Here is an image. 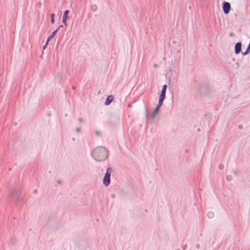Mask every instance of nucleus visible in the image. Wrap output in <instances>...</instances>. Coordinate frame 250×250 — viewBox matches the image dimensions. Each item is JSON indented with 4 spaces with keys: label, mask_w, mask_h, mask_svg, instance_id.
<instances>
[{
    "label": "nucleus",
    "mask_w": 250,
    "mask_h": 250,
    "mask_svg": "<svg viewBox=\"0 0 250 250\" xmlns=\"http://www.w3.org/2000/svg\"><path fill=\"white\" fill-rule=\"evenodd\" d=\"M92 158L96 161L102 162L106 159L108 156V151L104 147H96L91 152Z\"/></svg>",
    "instance_id": "f257e3e1"
},
{
    "label": "nucleus",
    "mask_w": 250,
    "mask_h": 250,
    "mask_svg": "<svg viewBox=\"0 0 250 250\" xmlns=\"http://www.w3.org/2000/svg\"><path fill=\"white\" fill-rule=\"evenodd\" d=\"M112 172V169L111 167H108L106 169L105 173L103 178V184L105 187L108 186L110 183V176Z\"/></svg>",
    "instance_id": "f03ea898"
},
{
    "label": "nucleus",
    "mask_w": 250,
    "mask_h": 250,
    "mask_svg": "<svg viewBox=\"0 0 250 250\" xmlns=\"http://www.w3.org/2000/svg\"><path fill=\"white\" fill-rule=\"evenodd\" d=\"M167 88V85L166 84H164L163 86L162 89L161 91V93L159 96V102H158L159 103H160L161 104L163 103V101L166 97Z\"/></svg>",
    "instance_id": "7ed1b4c3"
},
{
    "label": "nucleus",
    "mask_w": 250,
    "mask_h": 250,
    "mask_svg": "<svg viewBox=\"0 0 250 250\" xmlns=\"http://www.w3.org/2000/svg\"><path fill=\"white\" fill-rule=\"evenodd\" d=\"M222 8L224 13L225 14H228L231 9L230 4L229 2H224L222 3Z\"/></svg>",
    "instance_id": "20e7f679"
},
{
    "label": "nucleus",
    "mask_w": 250,
    "mask_h": 250,
    "mask_svg": "<svg viewBox=\"0 0 250 250\" xmlns=\"http://www.w3.org/2000/svg\"><path fill=\"white\" fill-rule=\"evenodd\" d=\"M163 104H161L160 103L158 102V104L157 105L156 107L155 108V109L152 111V112L150 114V118L152 119H154L156 115L157 114L160 108L162 105Z\"/></svg>",
    "instance_id": "39448f33"
},
{
    "label": "nucleus",
    "mask_w": 250,
    "mask_h": 250,
    "mask_svg": "<svg viewBox=\"0 0 250 250\" xmlns=\"http://www.w3.org/2000/svg\"><path fill=\"white\" fill-rule=\"evenodd\" d=\"M242 49V43L241 42H237L234 46V52L236 54H238L240 53Z\"/></svg>",
    "instance_id": "423d86ee"
},
{
    "label": "nucleus",
    "mask_w": 250,
    "mask_h": 250,
    "mask_svg": "<svg viewBox=\"0 0 250 250\" xmlns=\"http://www.w3.org/2000/svg\"><path fill=\"white\" fill-rule=\"evenodd\" d=\"M69 12V11L68 10H66L63 13L62 21L65 26L67 25L66 21L68 18V15Z\"/></svg>",
    "instance_id": "0eeeda50"
},
{
    "label": "nucleus",
    "mask_w": 250,
    "mask_h": 250,
    "mask_svg": "<svg viewBox=\"0 0 250 250\" xmlns=\"http://www.w3.org/2000/svg\"><path fill=\"white\" fill-rule=\"evenodd\" d=\"M114 97L110 95L107 96L106 98L105 101L104 102V104L105 105H109L113 100Z\"/></svg>",
    "instance_id": "6e6552de"
},
{
    "label": "nucleus",
    "mask_w": 250,
    "mask_h": 250,
    "mask_svg": "<svg viewBox=\"0 0 250 250\" xmlns=\"http://www.w3.org/2000/svg\"><path fill=\"white\" fill-rule=\"evenodd\" d=\"M20 196V192L18 191H15L13 192L12 197L16 200L19 199Z\"/></svg>",
    "instance_id": "1a4fd4ad"
},
{
    "label": "nucleus",
    "mask_w": 250,
    "mask_h": 250,
    "mask_svg": "<svg viewBox=\"0 0 250 250\" xmlns=\"http://www.w3.org/2000/svg\"><path fill=\"white\" fill-rule=\"evenodd\" d=\"M59 28H57L55 31H54L51 35L48 37V38L47 39V42H48L56 34L57 31H58Z\"/></svg>",
    "instance_id": "9d476101"
},
{
    "label": "nucleus",
    "mask_w": 250,
    "mask_h": 250,
    "mask_svg": "<svg viewBox=\"0 0 250 250\" xmlns=\"http://www.w3.org/2000/svg\"><path fill=\"white\" fill-rule=\"evenodd\" d=\"M91 10L93 11H96L97 10V6L96 5H92L91 6Z\"/></svg>",
    "instance_id": "9b49d317"
},
{
    "label": "nucleus",
    "mask_w": 250,
    "mask_h": 250,
    "mask_svg": "<svg viewBox=\"0 0 250 250\" xmlns=\"http://www.w3.org/2000/svg\"><path fill=\"white\" fill-rule=\"evenodd\" d=\"M208 216L210 218H211L213 217V213L212 212H209L208 213Z\"/></svg>",
    "instance_id": "f8f14e48"
},
{
    "label": "nucleus",
    "mask_w": 250,
    "mask_h": 250,
    "mask_svg": "<svg viewBox=\"0 0 250 250\" xmlns=\"http://www.w3.org/2000/svg\"><path fill=\"white\" fill-rule=\"evenodd\" d=\"M227 179L228 181H230L232 179V176L231 175H228L227 177Z\"/></svg>",
    "instance_id": "ddd939ff"
},
{
    "label": "nucleus",
    "mask_w": 250,
    "mask_h": 250,
    "mask_svg": "<svg viewBox=\"0 0 250 250\" xmlns=\"http://www.w3.org/2000/svg\"><path fill=\"white\" fill-rule=\"evenodd\" d=\"M76 131L77 132H81V129L79 127H77L76 128Z\"/></svg>",
    "instance_id": "4468645a"
},
{
    "label": "nucleus",
    "mask_w": 250,
    "mask_h": 250,
    "mask_svg": "<svg viewBox=\"0 0 250 250\" xmlns=\"http://www.w3.org/2000/svg\"><path fill=\"white\" fill-rule=\"evenodd\" d=\"M224 167V165H222V164H220L219 166V168L220 169H223Z\"/></svg>",
    "instance_id": "2eb2a0df"
},
{
    "label": "nucleus",
    "mask_w": 250,
    "mask_h": 250,
    "mask_svg": "<svg viewBox=\"0 0 250 250\" xmlns=\"http://www.w3.org/2000/svg\"><path fill=\"white\" fill-rule=\"evenodd\" d=\"M48 43V42H47V41H46V42L45 44H44V45L43 46V48H43V49H45L46 48V46H47V45Z\"/></svg>",
    "instance_id": "dca6fc26"
},
{
    "label": "nucleus",
    "mask_w": 250,
    "mask_h": 250,
    "mask_svg": "<svg viewBox=\"0 0 250 250\" xmlns=\"http://www.w3.org/2000/svg\"><path fill=\"white\" fill-rule=\"evenodd\" d=\"M78 121L80 122V123H82L83 121V119L81 118H79L78 119Z\"/></svg>",
    "instance_id": "f3484780"
},
{
    "label": "nucleus",
    "mask_w": 250,
    "mask_h": 250,
    "mask_svg": "<svg viewBox=\"0 0 250 250\" xmlns=\"http://www.w3.org/2000/svg\"><path fill=\"white\" fill-rule=\"evenodd\" d=\"M55 21L54 18H51V23H54Z\"/></svg>",
    "instance_id": "a211bd4d"
},
{
    "label": "nucleus",
    "mask_w": 250,
    "mask_h": 250,
    "mask_svg": "<svg viewBox=\"0 0 250 250\" xmlns=\"http://www.w3.org/2000/svg\"><path fill=\"white\" fill-rule=\"evenodd\" d=\"M55 16V15L54 13L51 14L50 15L51 18H54Z\"/></svg>",
    "instance_id": "6ab92c4d"
},
{
    "label": "nucleus",
    "mask_w": 250,
    "mask_h": 250,
    "mask_svg": "<svg viewBox=\"0 0 250 250\" xmlns=\"http://www.w3.org/2000/svg\"><path fill=\"white\" fill-rule=\"evenodd\" d=\"M41 2H38L37 4V5L39 7H41Z\"/></svg>",
    "instance_id": "aec40b11"
},
{
    "label": "nucleus",
    "mask_w": 250,
    "mask_h": 250,
    "mask_svg": "<svg viewBox=\"0 0 250 250\" xmlns=\"http://www.w3.org/2000/svg\"><path fill=\"white\" fill-rule=\"evenodd\" d=\"M96 135H99L100 134V132L99 131H96L95 132Z\"/></svg>",
    "instance_id": "412c9836"
},
{
    "label": "nucleus",
    "mask_w": 250,
    "mask_h": 250,
    "mask_svg": "<svg viewBox=\"0 0 250 250\" xmlns=\"http://www.w3.org/2000/svg\"><path fill=\"white\" fill-rule=\"evenodd\" d=\"M234 36V34L232 32L229 33V36L230 37H233Z\"/></svg>",
    "instance_id": "4be33fe9"
},
{
    "label": "nucleus",
    "mask_w": 250,
    "mask_h": 250,
    "mask_svg": "<svg viewBox=\"0 0 250 250\" xmlns=\"http://www.w3.org/2000/svg\"><path fill=\"white\" fill-rule=\"evenodd\" d=\"M233 173L235 174V175H237L238 174V171L237 170H234L233 171Z\"/></svg>",
    "instance_id": "5701e85b"
},
{
    "label": "nucleus",
    "mask_w": 250,
    "mask_h": 250,
    "mask_svg": "<svg viewBox=\"0 0 250 250\" xmlns=\"http://www.w3.org/2000/svg\"><path fill=\"white\" fill-rule=\"evenodd\" d=\"M196 247L197 249H199V247H200V245H199V244H197V245H196Z\"/></svg>",
    "instance_id": "b1692460"
},
{
    "label": "nucleus",
    "mask_w": 250,
    "mask_h": 250,
    "mask_svg": "<svg viewBox=\"0 0 250 250\" xmlns=\"http://www.w3.org/2000/svg\"><path fill=\"white\" fill-rule=\"evenodd\" d=\"M62 27H63V25H60V26L58 28H59V29L60 28H62Z\"/></svg>",
    "instance_id": "393cba45"
},
{
    "label": "nucleus",
    "mask_w": 250,
    "mask_h": 250,
    "mask_svg": "<svg viewBox=\"0 0 250 250\" xmlns=\"http://www.w3.org/2000/svg\"><path fill=\"white\" fill-rule=\"evenodd\" d=\"M37 190L36 189L34 190V191H33V192H34V193H37Z\"/></svg>",
    "instance_id": "a878e982"
},
{
    "label": "nucleus",
    "mask_w": 250,
    "mask_h": 250,
    "mask_svg": "<svg viewBox=\"0 0 250 250\" xmlns=\"http://www.w3.org/2000/svg\"><path fill=\"white\" fill-rule=\"evenodd\" d=\"M186 246H183V249L184 250H185V249H186Z\"/></svg>",
    "instance_id": "bb28decb"
},
{
    "label": "nucleus",
    "mask_w": 250,
    "mask_h": 250,
    "mask_svg": "<svg viewBox=\"0 0 250 250\" xmlns=\"http://www.w3.org/2000/svg\"><path fill=\"white\" fill-rule=\"evenodd\" d=\"M153 66H154V67H157V64H156V63H155V64H154L153 65Z\"/></svg>",
    "instance_id": "cd10ccee"
},
{
    "label": "nucleus",
    "mask_w": 250,
    "mask_h": 250,
    "mask_svg": "<svg viewBox=\"0 0 250 250\" xmlns=\"http://www.w3.org/2000/svg\"><path fill=\"white\" fill-rule=\"evenodd\" d=\"M72 88H73V89H75V87L74 86H72Z\"/></svg>",
    "instance_id": "c85d7f7f"
}]
</instances>
